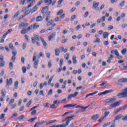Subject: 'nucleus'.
Segmentation results:
<instances>
[{
  "mask_svg": "<svg viewBox=\"0 0 127 127\" xmlns=\"http://www.w3.org/2000/svg\"><path fill=\"white\" fill-rule=\"evenodd\" d=\"M73 118H74V116L68 117L65 118V120H67V122L69 123L73 120Z\"/></svg>",
  "mask_w": 127,
  "mask_h": 127,
  "instance_id": "18",
  "label": "nucleus"
},
{
  "mask_svg": "<svg viewBox=\"0 0 127 127\" xmlns=\"http://www.w3.org/2000/svg\"><path fill=\"white\" fill-rule=\"evenodd\" d=\"M21 103H22V100L21 99L19 100L18 102V106H21Z\"/></svg>",
  "mask_w": 127,
  "mask_h": 127,
  "instance_id": "56",
  "label": "nucleus"
},
{
  "mask_svg": "<svg viewBox=\"0 0 127 127\" xmlns=\"http://www.w3.org/2000/svg\"><path fill=\"white\" fill-rule=\"evenodd\" d=\"M117 97L121 99V98H125V97H127V88H126L122 93H119L117 95Z\"/></svg>",
  "mask_w": 127,
  "mask_h": 127,
  "instance_id": "3",
  "label": "nucleus"
},
{
  "mask_svg": "<svg viewBox=\"0 0 127 127\" xmlns=\"http://www.w3.org/2000/svg\"><path fill=\"white\" fill-rule=\"evenodd\" d=\"M13 103H14V99L12 98L10 100L9 102V104L11 105V104H13Z\"/></svg>",
  "mask_w": 127,
  "mask_h": 127,
  "instance_id": "58",
  "label": "nucleus"
},
{
  "mask_svg": "<svg viewBox=\"0 0 127 127\" xmlns=\"http://www.w3.org/2000/svg\"><path fill=\"white\" fill-rule=\"evenodd\" d=\"M34 0H33L28 6H27V8H29V7H31L32 5H33V2Z\"/></svg>",
  "mask_w": 127,
  "mask_h": 127,
  "instance_id": "45",
  "label": "nucleus"
},
{
  "mask_svg": "<svg viewBox=\"0 0 127 127\" xmlns=\"http://www.w3.org/2000/svg\"><path fill=\"white\" fill-rule=\"evenodd\" d=\"M37 84H38V81H35L33 83V87H35L36 86H37Z\"/></svg>",
  "mask_w": 127,
  "mask_h": 127,
  "instance_id": "62",
  "label": "nucleus"
},
{
  "mask_svg": "<svg viewBox=\"0 0 127 127\" xmlns=\"http://www.w3.org/2000/svg\"><path fill=\"white\" fill-rule=\"evenodd\" d=\"M119 83H125L127 82V78H121L118 80Z\"/></svg>",
  "mask_w": 127,
  "mask_h": 127,
  "instance_id": "15",
  "label": "nucleus"
},
{
  "mask_svg": "<svg viewBox=\"0 0 127 127\" xmlns=\"http://www.w3.org/2000/svg\"><path fill=\"white\" fill-rule=\"evenodd\" d=\"M99 116H100V115H99V114H96V115H93L92 117H91V119L93 121H96V120H98V119H99Z\"/></svg>",
  "mask_w": 127,
  "mask_h": 127,
  "instance_id": "13",
  "label": "nucleus"
},
{
  "mask_svg": "<svg viewBox=\"0 0 127 127\" xmlns=\"http://www.w3.org/2000/svg\"><path fill=\"white\" fill-rule=\"evenodd\" d=\"M48 10V6H46L42 9V13L43 14V17L46 18L45 20L47 21V26H50L53 23V20H50L51 16H50V13L51 12ZM50 20V21H49Z\"/></svg>",
  "mask_w": 127,
  "mask_h": 127,
  "instance_id": "1",
  "label": "nucleus"
},
{
  "mask_svg": "<svg viewBox=\"0 0 127 127\" xmlns=\"http://www.w3.org/2000/svg\"><path fill=\"white\" fill-rule=\"evenodd\" d=\"M28 23L22 22L19 24V27H27L28 26Z\"/></svg>",
  "mask_w": 127,
  "mask_h": 127,
  "instance_id": "10",
  "label": "nucleus"
},
{
  "mask_svg": "<svg viewBox=\"0 0 127 127\" xmlns=\"http://www.w3.org/2000/svg\"><path fill=\"white\" fill-rule=\"evenodd\" d=\"M72 98H74V95H73V94H69L68 95V97H67L68 100H71Z\"/></svg>",
  "mask_w": 127,
  "mask_h": 127,
  "instance_id": "37",
  "label": "nucleus"
},
{
  "mask_svg": "<svg viewBox=\"0 0 127 127\" xmlns=\"http://www.w3.org/2000/svg\"><path fill=\"white\" fill-rule=\"evenodd\" d=\"M25 2V0H22L20 1V4H24Z\"/></svg>",
  "mask_w": 127,
  "mask_h": 127,
  "instance_id": "63",
  "label": "nucleus"
},
{
  "mask_svg": "<svg viewBox=\"0 0 127 127\" xmlns=\"http://www.w3.org/2000/svg\"><path fill=\"white\" fill-rule=\"evenodd\" d=\"M40 39L42 41L44 47L45 48L46 46H47V43L45 42V40H44V38H43L42 37H40Z\"/></svg>",
  "mask_w": 127,
  "mask_h": 127,
  "instance_id": "9",
  "label": "nucleus"
},
{
  "mask_svg": "<svg viewBox=\"0 0 127 127\" xmlns=\"http://www.w3.org/2000/svg\"><path fill=\"white\" fill-rule=\"evenodd\" d=\"M19 14H20V12H19V11H17L16 13L14 15V16L12 17V18H16L18 16V15H19Z\"/></svg>",
  "mask_w": 127,
  "mask_h": 127,
  "instance_id": "23",
  "label": "nucleus"
},
{
  "mask_svg": "<svg viewBox=\"0 0 127 127\" xmlns=\"http://www.w3.org/2000/svg\"><path fill=\"white\" fill-rule=\"evenodd\" d=\"M9 69H12L13 68V64L12 63H10L9 64Z\"/></svg>",
  "mask_w": 127,
  "mask_h": 127,
  "instance_id": "44",
  "label": "nucleus"
},
{
  "mask_svg": "<svg viewBox=\"0 0 127 127\" xmlns=\"http://www.w3.org/2000/svg\"><path fill=\"white\" fill-rule=\"evenodd\" d=\"M76 104L71 105V104H67L64 106V108H73V107H75Z\"/></svg>",
  "mask_w": 127,
  "mask_h": 127,
  "instance_id": "21",
  "label": "nucleus"
},
{
  "mask_svg": "<svg viewBox=\"0 0 127 127\" xmlns=\"http://www.w3.org/2000/svg\"><path fill=\"white\" fill-rule=\"evenodd\" d=\"M18 88V81H16L14 82V89L15 90H17Z\"/></svg>",
  "mask_w": 127,
  "mask_h": 127,
  "instance_id": "22",
  "label": "nucleus"
},
{
  "mask_svg": "<svg viewBox=\"0 0 127 127\" xmlns=\"http://www.w3.org/2000/svg\"><path fill=\"white\" fill-rule=\"evenodd\" d=\"M111 53L112 54H115V55H116V56H118V59H121V58H123L122 56H120L119 55V52L118 51V50H114L111 51Z\"/></svg>",
  "mask_w": 127,
  "mask_h": 127,
  "instance_id": "4",
  "label": "nucleus"
},
{
  "mask_svg": "<svg viewBox=\"0 0 127 127\" xmlns=\"http://www.w3.org/2000/svg\"><path fill=\"white\" fill-rule=\"evenodd\" d=\"M34 38H35L34 39H35L36 40H37V41H39V40H40V39H39V37L36 34L34 35Z\"/></svg>",
  "mask_w": 127,
  "mask_h": 127,
  "instance_id": "29",
  "label": "nucleus"
},
{
  "mask_svg": "<svg viewBox=\"0 0 127 127\" xmlns=\"http://www.w3.org/2000/svg\"><path fill=\"white\" fill-rule=\"evenodd\" d=\"M22 71L24 73H26V67L25 66H23L22 67Z\"/></svg>",
  "mask_w": 127,
  "mask_h": 127,
  "instance_id": "41",
  "label": "nucleus"
},
{
  "mask_svg": "<svg viewBox=\"0 0 127 127\" xmlns=\"http://www.w3.org/2000/svg\"><path fill=\"white\" fill-rule=\"evenodd\" d=\"M32 104V101L30 100V101H29V102H28V103H27V104H26V107H27V108L29 107V106H30V105H31Z\"/></svg>",
  "mask_w": 127,
  "mask_h": 127,
  "instance_id": "38",
  "label": "nucleus"
},
{
  "mask_svg": "<svg viewBox=\"0 0 127 127\" xmlns=\"http://www.w3.org/2000/svg\"><path fill=\"white\" fill-rule=\"evenodd\" d=\"M77 59V57L75 56H73L72 57V61L73 64H76L77 63V60H76Z\"/></svg>",
  "mask_w": 127,
  "mask_h": 127,
  "instance_id": "25",
  "label": "nucleus"
},
{
  "mask_svg": "<svg viewBox=\"0 0 127 127\" xmlns=\"http://www.w3.org/2000/svg\"><path fill=\"white\" fill-rule=\"evenodd\" d=\"M30 12H31V11H30L29 10H26L25 12V13H24V16H26V15H28V14H29V13H30Z\"/></svg>",
  "mask_w": 127,
  "mask_h": 127,
  "instance_id": "30",
  "label": "nucleus"
},
{
  "mask_svg": "<svg viewBox=\"0 0 127 127\" xmlns=\"http://www.w3.org/2000/svg\"><path fill=\"white\" fill-rule=\"evenodd\" d=\"M15 56H13L12 57V58H11V61L12 62H14L15 61Z\"/></svg>",
  "mask_w": 127,
  "mask_h": 127,
  "instance_id": "60",
  "label": "nucleus"
},
{
  "mask_svg": "<svg viewBox=\"0 0 127 127\" xmlns=\"http://www.w3.org/2000/svg\"><path fill=\"white\" fill-rule=\"evenodd\" d=\"M37 10V5H35V6L33 7V8L31 9V13H33V12H35L36 10Z\"/></svg>",
  "mask_w": 127,
  "mask_h": 127,
  "instance_id": "16",
  "label": "nucleus"
},
{
  "mask_svg": "<svg viewBox=\"0 0 127 127\" xmlns=\"http://www.w3.org/2000/svg\"><path fill=\"white\" fill-rule=\"evenodd\" d=\"M99 4H100L99 2H96L95 3H93V7H94V8L96 9V10H99Z\"/></svg>",
  "mask_w": 127,
  "mask_h": 127,
  "instance_id": "12",
  "label": "nucleus"
},
{
  "mask_svg": "<svg viewBox=\"0 0 127 127\" xmlns=\"http://www.w3.org/2000/svg\"><path fill=\"white\" fill-rule=\"evenodd\" d=\"M35 120H36V119L31 118V119H29V120H28V122H29V123H32V122H34V121H35Z\"/></svg>",
  "mask_w": 127,
  "mask_h": 127,
  "instance_id": "47",
  "label": "nucleus"
},
{
  "mask_svg": "<svg viewBox=\"0 0 127 127\" xmlns=\"http://www.w3.org/2000/svg\"><path fill=\"white\" fill-rule=\"evenodd\" d=\"M6 85L8 86V85H12V79L9 78V80L8 79H6Z\"/></svg>",
  "mask_w": 127,
  "mask_h": 127,
  "instance_id": "14",
  "label": "nucleus"
},
{
  "mask_svg": "<svg viewBox=\"0 0 127 127\" xmlns=\"http://www.w3.org/2000/svg\"><path fill=\"white\" fill-rule=\"evenodd\" d=\"M109 115H110V112L106 111L104 113V116L103 117L106 118H107V117H108V116H109Z\"/></svg>",
  "mask_w": 127,
  "mask_h": 127,
  "instance_id": "34",
  "label": "nucleus"
},
{
  "mask_svg": "<svg viewBox=\"0 0 127 127\" xmlns=\"http://www.w3.org/2000/svg\"><path fill=\"white\" fill-rule=\"evenodd\" d=\"M15 107H16V104H12L11 105V107H10V109L11 110H13V109H14L15 108Z\"/></svg>",
  "mask_w": 127,
  "mask_h": 127,
  "instance_id": "50",
  "label": "nucleus"
},
{
  "mask_svg": "<svg viewBox=\"0 0 127 127\" xmlns=\"http://www.w3.org/2000/svg\"><path fill=\"white\" fill-rule=\"evenodd\" d=\"M5 65V62L4 61H1L0 62V68H2V67H4Z\"/></svg>",
  "mask_w": 127,
  "mask_h": 127,
  "instance_id": "26",
  "label": "nucleus"
},
{
  "mask_svg": "<svg viewBox=\"0 0 127 127\" xmlns=\"http://www.w3.org/2000/svg\"><path fill=\"white\" fill-rule=\"evenodd\" d=\"M122 118H123V115L119 114L115 117V119L116 120H117V121H119V120H120V119H122Z\"/></svg>",
  "mask_w": 127,
  "mask_h": 127,
  "instance_id": "20",
  "label": "nucleus"
},
{
  "mask_svg": "<svg viewBox=\"0 0 127 127\" xmlns=\"http://www.w3.org/2000/svg\"><path fill=\"white\" fill-rule=\"evenodd\" d=\"M43 18H42V16H39L37 17V18H36V21H37V22L41 21L43 20Z\"/></svg>",
  "mask_w": 127,
  "mask_h": 127,
  "instance_id": "24",
  "label": "nucleus"
},
{
  "mask_svg": "<svg viewBox=\"0 0 127 127\" xmlns=\"http://www.w3.org/2000/svg\"><path fill=\"white\" fill-rule=\"evenodd\" d=\"M68 51V50L67 49L65 48H62L61 50H59L58 49H56L55 50V55L56 56H59V54L60 52H64V53H66Z\"/></svg>",
  "mask_w": 127,
  "mask_h": 127,
  "instance_id": "2",
  "label": "nucleus"
},
{
  "mask_svg": "<svg viewBox=\"0 0 127 127\" xmlns=\"http://www.w3.org/2000/svg\"><path fill=\"white\" fill-rule=\"evenodd\" d=\"M103 36L104 38H107L109 36V32H105L103 33Z\"/></svg>",
  "mask_w": 127,
  "mask_h": 127,
  "instance_id": "19",
  "label": "nucleus"
},
{
  "mask_svg": "<svg viewBox=\"0 0 127 127\" xmlns=\"http://www.w3.org/2000/svg\"><path fill=\"white\" fill-rule=\"evenodd\" d=\"M27 32H28V31L26 29H23L21 31V34H25L26 33H27Z\"/></svg>",
  "mask_w": 127,
  "mask_h": 127,
  "instance_id": "32",
  "label": "nucleus"
},
{
  "mask_svg": "<svg viewBox=\"0 0 127 127\" xmlns=\"http://www.w3.org/2000/svg\"><path fill=\"white\" fill-rule=\"evenodd\" d=\"M38 124H39V126H41V125L45 124V122H44V121H41L39 123H38Z\"/></svg>",
  "mask_w": 127,
  "mask_h": 127,
  "instance_id": "53",
  "label": "nucleus"
},
{
  "mask_svg": "<svg viewBox=\"0 0 127 127\" xmlns=\"http://www.w3.org/2000/svg\"><path fill=\"white\" fill-rule=\"evenodd\" d=\"M45 3H47V5H50L52 3V0H45Z\"/></svg>",
  "mask_w": 127,
  "mask_h": 127,
  "instance_id": "17",
  "label": "nucleus"
},
{
  "mask_svg": "<svg viewBox=\"0 0 127 127\" xmlns=\"http://www.w3.org/2000/svg\"><path fill=\"white\" fill-rule=\"evenodd\" d=\"M53 78H54V75L51 77L48 81V85H50L51 84V82H52V80H53Z\"/></svg>",
  "mask_w": 127,
  "mask_h": 127,
  "instance_id": "28",
  "label": "nucleus"
},
{
  "mask_svg": "<svg viewBox=\"0 0 127 127\" xmlns=\"http://www.w3.org/2000/svg\"><path fill=\"white\" fill-rule=\"evenodd\" d=\"M95 103H96V102H95V101L90 102V105H91V106L90 107V109H93V108H92V107L96 106V105H95V104L93 105V104H95Z\"/></svg>",
  "mask_w": 127,
  "mask_h": 127,
  "instance_id": "39",
  "label": "nucleus"
},
{
  "mask_svg": "<svg viewBox=\"0 0 127 127\" xmlns=\"http://www.w3.org/2000/svg\"><path fill=\"white\" fill-rule=\"evenodd\" d=\"M91 105H88L86 107H84V108H83L84 110H80L79 112H86V110H87V109H88V108H89V107H90Z\"/></svg>",
  "mask_w": 127,
  "mask_h": 127,
  "instance_id": "31",
  "label": "nucleus"
},
{
  "mask_svg": "<svg viewBox=\"0 0 127 127\" xmlns=\"http://www.w3.org/2000/svg\"><path fill=\"white\" fill-rule=\"evenodd\" d=\"M88 15H89V12L88 11L85 12V13L84 14V16L85 18H86V17H87L88 16Z\"/></svg>",
  "mask_w": 127,
  "mask_h": 127,
  "instance_id": "59",
  "label": "nucleus"
},
{
  "mask_svg": "<svg viewBox=\"0 0 127 127\" xmlns=\"http://www.w3.org/2000/svg\"><path fill=\"white\" fill-rule=\"evenodd\" d=\"M38 27H39V25H36V23H35L33 25V29H36Z\"/></svg>",
  "mask_w": 127,
  "mask_h": 127,
  "instance_id": "40",
  "label": "nucleus"
},
{
  "mask_svg": "<svg viewBox=\"0 0 127 127\" xmlns=\"http://www.w3.org/2000/svg\"><path fill=\"white\" fill-rule=\"evenodd\" d=\"M39 62V60H37L34 62L33 67L34 69H37L38 67V63Z\"/></svg>",
  "mask_w": 127,
  "mask_h": 127,
  "instance_id": "11",
  "label": "nucleus"
},
{
  "mask_svg": "<svg viewBox=\"0 0 127 127\" xmlns=\"http://www.w3.org/2000/svg\"><path fill=\"white\" fill-rule=\"evenodd\" d=\"M122 120L124 121V122L126 121H127V115L123 119H122Z\"/></svg>",
  "mask_w": 127,
  "mask_h": 127,
  "instance_id": "64",
  "label": "nucleus"
},
{
  "mask_svg": "<svg viewBox=\"0 0 127 127\" xmlns=\"http://www.w3.org/2000/svg\"><path fill=\"white\" fill-rule=\"evenodd\" d=\"M111 125V123H107L103 125V127H109V125Z\"/></svg>",
  "mask_w": 127,
  "mask_h": 127,
  "instance_id": "48",
  "label": "nucleus"
},
{
  "mask_svg": "<svg viewBox=\"0 0 127 127\" xmlns=\"http://www.w3.org/2000/svg\"><path fill=\"white\" fill-rule=\"evenodd\" d=\"M64 58L66 59V60H69V55L66 54L64 56Z\"/></svg>",
  "mask_w": 127,
  "mask_h": 127,
  "instance_id": "61",
  "label": "nucleus"
},
{
  "mask_svg": "<svg viewBox=\"0 0 127 127\" xmlns=\"http://www.w3.org/2000/svg\"><path fill=\"white\" fill-rule=\"evenodd\" d=\"M119 105H121V102H120V101H118L113 104H112L110 105V107H111V109L116 108V107H118V106H119Z\"/></svg>",
  "mask_w": 127,
  "mask_h": 127,
  "instance_id": "6",
  "label": "nucleus"
},
{
  "mask_svg": "<svg viewBox=\"0 0 127 127\" xmlns=\"http://www.w3.org/2000/svg\"><path fill=\"white\" fill-rule=\"evenodd\" d=\"M56 36V32H53L51 35H50L48 38L49 39V41H51L52 40V38H54Z\"/></svg>",
  "mask_w": 127,
  "mask_h": 127,
  "instance_id": "8",
  "label": "nucleus"
},
{
  "mask_svg": "<svg viewBox=\"0 0 127 127\" xmlns=\"http://www.w3.org/2000/svg\"><path fill=\"white\" fill-rule=\"evenodd\" d=\"M25 116H24V115H21V116H20L19 117H18V118H17V120H18L19 121H22V120H23V119H24V117H25Z\"/></svg>",
  "mask_w": 127,
  "mask_h": 127,
  "instance_id": "36",
  "label": "nucleus"
},
{
  "mask_svg": "<svg viewBox=\"0 0 127 127\" xmlns=\"http://www.w3.org/2000/svg\"><path fill=\"white\" fill-rule=\"evenodd\" d=\"M116 100L117 98H116L108 99L106 100V103H107V104H111L112 103H114V102Z\"/></svg>",
  "mask_w": 127,
  "mask_h": 127,
  "instance_id": "7",
  "label": "nucleus"
},
{
  "mask_svg": "<svg viewBox=\"0 0 127 127\" xmlns=\"http://www.w3.org/2000/svg\"><path fill=\"white\" fill-rule=\"evenodd\" d=\"M63 13V9H61L58 13L57 15H61Z\"/></svg>",
  "mask_w": 127,
  "mask_h": 127,
  "instance_id": "43",
  "label": "nucleus"
},
{
  "mask_svg": "<svg viewBox=\"0 0 127 127\" xmlns=\"http://www.w3.org/2000/svg\"><path fill=\"white\" fill-rule=\"evenodd\" d=\"M121 53L123 55H126V54H127V49H124L122 51Z\"/></svg>",
  "mask_w": 127,
  "mask_h": 127,
  "instance_id": "35",
  "label": "nucleus"
},
{
  "mask_svg": "<svg viewBox=\"0 0 127 127\" xmlns=\"http://www.w3.org/2000/svg\"><path fill=\"white\" fill-rule=\"evenodd\" d=\"M107 83H108V81H103L102 82V83H101L100 84L101 87H103V86H105V85H106V84H107Z\"/></svg>",
  "mask_w": 127,
  "mask_h": 127,
  "instance_id": "46",
  "label": "nucleus"
},
{
  "mask_svg": "<svg viewBox=\"0 0 127 127\" xmlns=\"http://www.w3.org/2000/svg\"><path fill=\"white\" fill-rule=\"evenodd\" d=\"M76 17H77V16H76V15H73L72 16H71L70 20L71 21H73L74 20V19H75V18H76Z\"/></svg>",
  "mask_w": 127,
  "mask_h": 127,
  "instance_id": "42",
  "label": "nucleus"
},
{
  "mask_svg": "<svg viewBox=\"0 0 127 127\" xmlns=\"http://www.w3.org/2000/svg\"><path fill=\"white\" fill-rule=\"evenodd\" d=\"M56 127H65V124H63L62 125H57Z\"/></svg>",
  "mask_w": 127,
  "mask_h": 127,
  "instance_id": "55",
  "label": "nucleus"
},
{
  "mask_svg": "<svg viewBox=\"0 0 127 127\" xmlns=\"http://www.w3.org/2000/svg\"><path fill=\"white\" fill-rule=\"evenodd\" d=\"M63 62H64V60L63 59H61L60 61L59 65L61 68H62V65H63Z\"/></svg>",
  "mask_w": 127,
  "mask_h": 127,
  "instance_id": "27",
  "label": "nucleus"
},
{
  "mask_svg": "<svg viewBox=\"0 0 127 127\" xmlns=\"http://www.w3.org/2000/svg\"><path fill=\"white\" fill-rule=\"evenodd\" d=\"M108 30H112V29H114V26H112V25H110L109 27H108Z\"/></svg>",
  "mask_w": 127,
  "mask_h": 127,
  "instance_id": "57",
  "label": "nucleus"
},
{
  "mask_svg": "<svg viewBox=\"0 0 127 127\" xmlns=\"http://www.w3.org/2000/svg\"><path fill=\"white\" fill-rule=\"evenodd\" d=\"M31 40H32V42L34 44L36 43V40L35 39H34V38H33V37H31Z\"/></svg>",
  "mask_w": 127,
  "mask_h": 127,
  "instance_id": "54",
  "label": "nucleus"
},
{
  "mask_svg": "<svg viewBox=\"0 0 127 127\" xmlns=\"http://www.w3.org/2000/svg\"><path fill=\"white\" fill-rule=\"evenodd\" d=\"M17 116H18L17 114H13L10 117V119H13V118H14L15 117H17Z\"/></svg>",
  "mask_w": 127,
  "mask_h": 127,
  "instance_id": "49",
  "label": "nucleus"
},
{
  "mask_svg": "<svg viewBox=\"0 0 127 127\" xmlns=\"http://www.w3.org/2000/svg\"><path fill=\"white\" fill-rule=\"evenodd\" d=\"M33 61H34V62H35V61H36V54L35 53L33 57Z\"/></svg>",
  "mask_w": 127,
  "mask_h": 127,
  "instance_id": "52",
  "label": "nucleus"
},
{
  "mask_svg": "<svg viewBox=\"0 0 127 127\" xmlns=\"http://www.w3.org/2000/svg\"><path fill=\"white\" fill-rule=\"evenodd\" d=\"M5 115L4 114H2L0 116V120H2V121H5V119H4V116Z\"/></svg>",
  "mask_w": 127,
  "mask_h": 127,
  "instance_id": "33",
  "label": "nucleus"
},
{
  "mask_svg": "<svg viewBox=\"0 0 127 127\" xmlns=\"http://www.w3.org/2000/svg\"><path fill=\"white\" fill-rule=\"evenodd\" d=\"M52 93H53V91L52 90V89H50L48 93V96H50V95H52Z\"/></svg>",
  "mask_w": 127,
  "mask_h": 127,
  "instance_id": "51",
  "label": "nucleus"
},
{
  "mask_svg": "<svg viewBox=\"0 0 127 127\" xmlns=\"http://www.w3.org/2000/svg\"><path fill=\"white\" fill-rule=\"evenodd\" d=\"M112 92H114V90H105L101 93H98V96H102V95H106V94H109V93H112Z\"/></svg>",
  "mask_w": 127,
  "mask_h": 127,
  "instance_id": "5",
  "label": "nucleus"
}]
</instances>
